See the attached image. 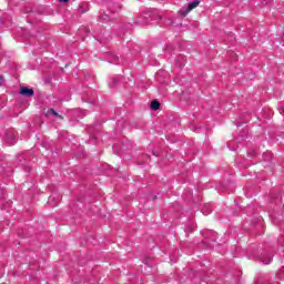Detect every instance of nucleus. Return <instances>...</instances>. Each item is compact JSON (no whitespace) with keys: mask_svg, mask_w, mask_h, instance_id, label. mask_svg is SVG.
<instances>
[{"mask_svg":"<svg viewBox=\"0 0 284 284\" xmlns=\"http://www.w3.org/2000/svg\"><path fill=\"white\" fill-rule=\"evenodd\" d=\"M201 3V1L199 0H195L191 3H189L186 7H183L181 10H180V14L182 17H187V14H190V12H192V10H194V8H199V4Z\"/></svg>","mask_w":284,"mask_h":284,"instance_id":"obj_1","label":"nucleus"},{"mask_svg":"<svg viewBox=\"0 0 284 284\" xmlns=\"http://www.w3.org/2000/svg\"><path fill=\"white\" fill-rule=\"evenodd\" d=\"M201 3V1L199 0H195L191 3H189L186 7H183L181 10H180V14L182 17H187V14H190V12H192V10H194V8H199V4Z\"/></svg>","mask_w":284,"mask_h":284,"instance_id":"obj_2","label":"nucleus"},{"mask_svg":"<svg viewBox=\"0 0 284 284\" xmlns=\"http://www.w3.org/2000/svg\"><path fill=\"white\" fill-rule=\"evenodd\" d=\"M20 94H21L22 97H34V90L24 87V88H22V89L20 90Z\"/></svg>","mask_w":284,"mask_h":284,"instance_id":"obj_3","label":"nucleus"},{"mask_svg":"<svg viewBox=\"0 0 284 284\" xmlns=\"http://www.w3.org/2000/svg\"><path fill=\"white\" fill-rule=\"evenodd\" d=\"M16 143H17V138H14V134L10 133L6 136L7 145H14Z\"/></svg>","mask_w":284,"mask_h":284,"instance_id":"obj_4","label":"nucleus"},{"mask_svg":"<svg viewBox=\"0 0 284 284\" xmlns=\"http://www.w3.org/2000/svg\"><path fill=\"white\" fill-rule=\"evenodd\" d=\"M262 263L264 265H270L272 263V255H266L265 257H262Z\"/></svg>","mask_w":284,"mask_h":284,"instance_id":"obj_5","label":"nucleus"},{"mask_svg":"<svg viewBox=\"0 0 284 284\" xmlns=\"http://www.w3.org/2000/svg\"><path fill=\"white\" fill-rule=\"evenodd\" d=\"M159 108H161V103H159L158 101L151 102V110H159Z\"/></svg>","mask_w":284,"mask_h":284,"instance_id":"obj_6","label":"nucleus"},{"mask_svg":"<svg viewBox=\"0 0 284 284\" xmlns=\"http://www.w3.org/2000/svg\"><path fill=\"white\" fill-rule=\"evenodd\" d=\"M47 114H51L52 116H55L58 119H61L60 114L54 111V109H49Z\"/></svg>","mask_w":284,"mask_h":284,"instance_id":"obj_7","label":"nucleus"},{"mask_svg":"<svg viewBox=\"0 0 284 284\" xmlns=\"http://www.w3.org/2000/svg\"><path fill=\"white\" fill-rule=\"evenodd\" d=\"M210 212H212V211H209V212H205V210L202 211V213L204 214V216H207V214H210Z\"/></svg>","mask_w":284,"mask_h":284,"instance_id":"obj_8","label":"nucleus"},{"mask_svg":"<svg viewBox=\"0 0 284 284\" xmlns=\"http://www.w3.org/2000/svg\"><path fill=\"white\" fill-rule=\"evenodd\" d=\"M60 1V3H68V1H70V0H59Z\"/></svg>","mask_w":284,"mask_h":284,"instance_id":"obj_9","label":"nucleus"},{"mask_svg":"<svg viewBox=\"0 0 284 284\" xmlns=\"http://www.w3.org/2000/svg\"><path fill=\"white\" fill-rule=\"evenodd\" d=\"M3 83V78H0V87L2 85Z\"/></svg>","mask_w":284,"mask_h":284,"instance_id":"obj_10","label":"nucleus"}]
</instances>
